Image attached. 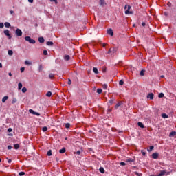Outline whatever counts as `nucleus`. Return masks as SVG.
I'll use <instances>...</instances> for the list:
<instances>
[{
  "label": "nucleus",
  "mask_w": 176,
  "mask_h": 176,
  "mask_svg": "<svg viewBox=\"0 0 176 176\" xmlns=\"http://www.w3.org/2000/svg\"><path fill=\"white\" fill-rule=\"evenodd\" d=\"M138 126H139V127H140L141 129H144L145 128V126L144 125V124H142V122H139L138 123Z\"/></svg>",
  "instance_id": "obj_10"
},
{
  "label": "nucleus",
  "mask_w": 176,
  "mask_h": 176,
  "mask_svg": "<svg viewBox=\"0 0 176 176\" xmlns=\"http://www.w3.org/2000/svg\"><path fill=\"white\" fill-rule=\"evenodd\" d=\"M47 155V156H52V150L48 151Z\"/></svg>",
  "instance_id": "obj_37"
},
{
  "label": "nucleus",
  "mask_w": 176,
  "mask_h": 176,
  "mask_svg": "<svg viewBox=\"0 0 176 176\" xmlns=\"http://www.w3.org/2000/svg\"><path fill=\"white\" fill-rule=\"evenodd\" d=\"M97 93L98 94H101V93H102V89L101 88H99L97 89Z\"/></svg>",
  "instance_id": "obj_27"
},
{
  "label": "nucleus",
  "mask_w": 176,
  "mask_h": 176,
  "mask_svg": "<svg viewBox=\"0 0 176 176\" xmlns=\"http://www.w3.org/2000/svg\"><path fill=\"white\" fill-rule=\"evenodd\" d=\"M8 163H12V160H8Z\"/></svg>",
  "instance_id": "obj_56"
},
{
  "label": "nucleus",
  "mask_w": 176,
  "mask_h": 176,
  "mask_svg": "<svg viewBox=\"0 0 176 176\" xmlns=\"http://www.w3.org/2000/svg\"><path fill=\"white\" fill-rule=\"evenodd\" d=\"M107 34L111 35V36H113V30H112V29L107 30Z\"/></svg>",
  "instance_id": "obj_6"
},
{
  "label": "nucleus",
  "mask_w": 176,
  "mask_h": 176,
  "mask_svg": "<svg viewBox=\"0 0 176 176\" xmlns=\"http://www.w3.org/2000/svg\"><path fill=\"white\" fill-rule=\"evenodd\" d=\"M142 153L143 156H145V155H146V153L145 152H144V151H142Z\"/></svg>",
  "instance_id": "obj_49"
},
{
  "label": "nucleus",
  "mask_w": 176,
  "mask_h": 176,
  "mask_svg": "<svg viewBox=\"0 0 176 176\" xmlns=\"http://www.w3.org/2000/svg\"><path fill=\"white\" fill-rule=\"evenodd\" d=\"M28 2H30V3H32V2H34V0H28Z\"/></svg>",
  "instance_id": "obj_51"
},
{
  "label": "nucleus",
  "mask_w": 176,
  "mask_h": 176,
  "mask_svg": "<svg viewBox=\"0 0 176 176\" xmlns=\"http://www.w3.org/2000/svg\"><path fill=\"white\" fill-rule=\"evenodd\" d=\"M161 78H164V76H161Z\"/></svg>",
  "instance_id": "obj_62"
},
{
  "label": "nucleus",
  "mask_w": 176,
  "mask_h": 176,
  "mask_svg": "<svg viewBox=\"0 0 176 176\" xmlns=\"http://www.w3.org/2000/svg\"><path fill=\"white\" fill-rule=\"evenodd\" d=\"M46 96H47V97H52V91H48V92L46 94Z\"/></svg>",
  "instance_id": "obj_29"
},
{
  "label": "nucleus",
  "mask_w": 176,
  "mask_h": 176,
  "mask_svg": "<svg viewBox=\"0 0 176 176\" xmlns=\"http://www.w3.org/2000/svg\"><path fill=\"white\" fill-rule=\"evenodd\" d=\"M8 56H13V51L10 50L8 51Z\"/></svg>",
  "instance_id": "obj_20"
},
{
  "label": "nucleus",
  "mask_w": 176,
  "mask_h": 176,
  "mask_svg": "<svg viewBox=\"0 0 176 176\" xmlns=\"http://www.w3.org/2000/svg\"><path fill=\"white\" fill-rule=\"evenodd\" d=\"M8 133H12V128H9V129H8Z\"/></svg>",
  "instance_id": "obj_47"
},
{
  "label": "nucleus",
  "mask_w": 176,
  "mask_h": 176,
  "mask_svg": "<svg viewBox=\"0 0 176 176\" xmlns=\"http://www.w3.org/2000/svg\"><path fill=\"white\" fill-rule=\"evenodd\" d=\"M152 157H153V159H157V157H159V153H153Z\"/></svg>",
  "instance_id": "obj_9"
},
{
  "label": "nucleus",
  "mask_w": 176,
  "mask_h": 176,
  "mask_svg": "<svg viewBox=\"0 0 176 176\" xmlns=\"http://www.w3.org/2000/svg\"><path fill=\"white\" fill-rule=\"evenodd\" d=\"M17 102V98H13L12 100V104H16Z\"/></svg>",
  "instance_id": "obj_22"
},
{
  "label": "nucleus",
  "mask_w": 176,
  "mask_h": 176,
  "mask_svg": "<svg viewBox=\"0 0 176 176\" xmlns=\"http://www.w3.org/2000/svg\"><path fill=\"white\" fill-rule=\"evenodd\" d=\"M4 25L6 28H9L10 27V23L9 22H6Z\"/></svg>",
  "instance_id": "obj_18"
},
{
  "label": "nucleus",
  "mask_w": 176,
  "mask_h": 176,
  "mask_svg": "<svg viewBox=\"0 0 176 176\" xmlns=\"http://www.w3.org/2000/svg\"><path fill=\"white\" fill-rule=\"evenodd\" d=\"M43 54H44V56H47V50H45L43 51Z\"/></svg>",
  "instance_id": "obj_40"
},
{
  "label": "nucleus",
  "mask_w": 176,
  "mask_h": 176,
  "mask_svg": "<svg viewBox=\"0 0 176 176\" xmlns=\"http://www.w3.org/2000/svg\"><path fill=\"white\" fill-rule=\"evenodd\" d=\"M8 75L9 76H12V73L11 72L8 73Z\"/></svg>",
  "instance_id": "obj_58"
},
{
  "label": "nucleus",
  "mask_w": 176,
  "mask_h": 176,
  "mask_svg": "<svg viewBox=\"0 0 176 176\" xmlns=\"http://www.w3.org/2000/svg\"><path fill=\"white\" fill-rule=\"evenodd\" d=\"M68 85H72V81H71V79H68V82H67Z\"/></svg>",
  "instance_id": "obj_44"
},
{
  "label": "nucleus",
  "mask_w": 176,
  "mask_h": 176,
  "mask_svg": "<svg viewBox=\"0 0 176 176\" xmlns=\"http://www.w3.org/2000/svg\"><path fill=\"white\" fill-rule=\"evenodd\" d=\"M8 98H9V96H4V97L2 98V102H3V104H5V102H6V101H8Z\"/></svg>",
  "instance_id": "obj_8"
},
{
  "label": "nucleus",
  "mask_w": 176,
  "mask_h": 176,
  "mask_svg": "<svg viewBox=\"0 0 176 176\" xmlns=\"http://www.w3.org/2000/svg\"><path fill=\"white\" fill-rule=\"evenodd\" d=\"M0 68H2V63H0Z\"/></svg>",
  "instance_id": "obj_59"
},
{
  "label": "nucleus",
  "mask_w": 176,
  "mask_h": 176,
  "mask_svg": "<svg viewBox=\"0 0 176 176\" xmlns=\"http://www.w3.org/2000/svg\"><path fill=\"white\" fill-rule=\"evenodd\" d=\"M124 84V82L122 80L119 82V85H120L121 86L123 85Z\"/></svg>",
  "instance_id": "obj_41"
},
{
  "label": "nucleus",
  "mask_w": 176,
  "mask_h": 176,
  "mask_svg": "<svg viewBox=\"0 0 176 176\" xmlns=\"http://www.w3.org/2000/svg\"><path fill=\"white\" fill-rule=\"evenodd\" d=\"M47 46H53V42L52 41H48L47 42Z\"/></svg>",
  "instance_id": "obj_26"
},
{
  "label": "nucleus",
  "mask_w": 176,
  "mask_h": 176,
  "mask_svg": "<svg viewBox=\"0 0 176 176\" xmlns=\"http://www.w3.org/2000/svg\"><path fill=\"white\" fill-rule=\"evenodd\" d=\"M8 149H9V150L12 149V146H8Z\"/></svg>",
  "instance_id": "obj_55"
},
{
  "label": "nucleus",
  "mask_w": 176,
  "mask_h": 176,
  "mask_svg": "<svg viewBox=\"0 0 176 176\" xmlns=\"http://www.w3.org/2000/svg\"><path fill=\"white\" fill-rule=\"evenodd\" d=\"M162 117L164 119H167V118H168V116H167V114H166V113H162Z\"/></svg>",
  "instance_id": "obj_23"
},
{
  "label": "nucleus",
  "mask_w": 176,
  "mask_h": 176,
  "mask_svg": "<svg viewBox=\"0 0 176 176\" xmlns=\"http://www.w3.org/2000/svg\"><path fill=\"white\" fill-rule=\"evenodd\" d=\"M158 97H159L160 98H162V97H164V94L160 93V94L158 95Z\"/></svg>",
  "instance_id": "obj_30"
},
{
  "label": "nucleus",
  "mask_w": 176,
  "mask_h": 176,
  "mask_svg": "<svg viewBox=\"0 0 176 176\" xmlns=\"http://www.w3.org/2000/svg\"><path fill=\"white\" fill-rule=\"evenodd\" d=\"M70 126H71V124L69 123L65 124L66 129H69Z\"/></svg>",
  "instance_id": "obj_33"
},
{
  "label": "nucleus",
  "mask_w": 176,
  "mask_h": 176,
  "mask_svg": "<svg viewBox=\"0 0 176 176\" xmlns=\"http://www.w3.org/2000/svg\"><path fill=\"white\" fill-rule=\"evenodd\" d=\"M130 9H131V6H125L124 10H125V14H132L133 12L130 11Z\"/></svg>",
  "instance_id": "obj_1"
},
{
  "label": "nucleus",
  "mask_w": 176,
  "mask_h": 176,
  "mask_svg": "<svg viewBox=\"0 0 176 176\" xmlns=\"http://www.w3.org/2000/svg\"><path fill=\"white\" fill-rule=\"evenodd\" d=\"M176 135V132L175 131H172L169 134V137H175Z\"/></svg>",
  "instance_id": "obj_16"
},
{
  "label": "nucleus",
  "mask_w": 176,
  "mask_h": 176,
  "mask_svg": "<svg viewBox=\"0 0 176 176\" xmlns=\"http://www.w3.org/2000/svg\"><path fill=\"white\" fill-rule=\"evenodd\" d=\"M22 88H23V84L21 82H19V84H18V89L19 90H21Z\"/></svg>",
  "instance_id": "obj_17"
},
{
  "label": "nucleus",
  "mask_w": 176,
  "mask_h": 176,
  "mask_svg": "<svg viewBox=\"0 0 176 176\" xmlns=\"http://www.w3.org/2000/svg\"><path fill=\"white\" fill-rule=\"evenodd\" d=\"M164 174H166V170H162V171H161L160 173V175L161 176L164 175Z\"/></svg>",
  "instance_id": "obj_35"
},
{
  "label": "nucleus",
  "mask_w": 176,
  "mask_h": 176,
  "mask_svg": "<svg viewBox=\"0 0 176 176\" xmlns=\"http://www.w3.org/2000/svg\"><path fill=\"white\" fill-rule=\"evenodd\" d=\"M102 87L103 89H107L108 87V85H107L106 84L102 85Z\"/></svg>",
  "instance_id": "obj_45"
},
{
  "label": "nucleus",
  "mask_w": 176,
  "mask_h": 176,
  "mask_svg": "<svg viewBox=\"0 0 176 176\" xmlns=\"http://www.w3.org/2000/svg\"><path fill=\"white\" fill-rule=\"evenodd\" d=\"M20 148V145L19 144H14V149H19Z\"/></svg>",
  "instance_id": "obj_31"
},
{
  "label": "nucleus",
  "mask_w": 176,
  "mask_h": 176,
  "mask_svg": "<svg viewBox=\"0 0 176 176\" xmlns=\"http://www.w3.org/2000/svg\"><path fill=\"white\" fill-rule=\"evenodd\" d=\"M38 42H40V43H43V42H45V38H43V37H39Z\"/></svg>",
  "instance_id": "obj_12"
},
{
  "label": "nucleus",
  "mask_w": 176,
  "mask_h": 176,
  "mask_svg": "<svg viewBox=\"0 0 176 176\" xmlns=\"http://www.w3.org/2000/svg\"><path fill=\"white\" fill-rule=\"evenodd\" d=\"M30 113H32V115H36V116H41V114L39 113L35 112L32 109L29 110Z\"/></svg>",
  "instance_id": "obj_5"
},
{
  "label": "nucleus",
  "mask_w": 176,
  "mask_h": 176,
  "mask_svg": "<svg viewBox=\"0 0 176 176\" xmlns=\"http://www.w3.org/2000/svg\"><path fill=\"white\" fill-rule=\"evenodd\" d=\"M15 35H16V36H22L23 31L20 29H16L15 31Z\"/></svg>",
  "instance_id": "obj_3"
},
{
  "label": "nucleus",
  "mask_w": 176,
  "mask_h": 176,
  "mask_svg": "<svg viewBox=\"0 0 176 176\" xmlns=\"http://www.w3.org/2000/svg\"><path fill=\"white\" fill-rule=\"evenodd\" d=\"M120 166H126V163H124V162H120Z\"/></svg>",
  "instance_id": "obj_48"
},
{
  "label": "nucleus",
  "mask_w": 176,
  "mask_h": 176,
  "mask_svg": "<svg viewBox=\"0 0 176 176\" xmlns=\"http://www.w3.org/2000/svg\"><path fill=\"white\" fill-rule=\"evenodd\" d=\"M93 71L94 74H98V69L96 67H94Z\"/></svg>",
  "instance_id": "obj_24"
},
{
  "label": "nucleus",
  "mask_w": 176,
  "mask_h": 176,
  "mask_svg": "<svg viewBox=\"0 0 176 176\" xmlns=\"http://www.w3.org/2000/svg\"><path fill=\"white\" fill-rule=\"evenodd\" d=\"M153 146H151L150 148L148 150V152H152V151H153Z\"/></svg>",
  "instance_id": "obj_34"
},
{
  "label": "nucleus",
  "mask_w": 176,
  "mask_h": 176,
  "mask_svg": "<svg viewBox=\"0 0 176 176\" xmlns=\"http://www.w3.org/2000/svg\"><path fill=\"white\" fill-rule=\"evenodd\" d=\"M19 175H20V176L25 175V173H24V172H20V173H19Z\"/></svg>",
  "instance_id": "obj_39"
},
{
  "label": "nucleus",
  "mask_w": 176,
  "mask_h": 176,
  "mask_svg": "<svg viewBox=\"0 0 176 176\" xmlns=\"http://www.w3.org/2000/svg\"><path fill=\"white\" fill-rule=\"evenodd\" d=\"M10 14H13V13H14V12H13V10H10Z\"/></svg>",
  "instance_id": "obj_52"
},
{
  "label": "nucleus",
  "mask_w": 176,
  "mask_h": 176,
  "mask_svg": "<svg viewBox=\"0 0 176 176\" xmlns=\"http://www.w3.org/2000/svg\"><path fill=\"white\" fill-rule=\"evenodd\" d=\"M153 93H150L147 95V98H149L150 100H153Z\"/></svg>",
  "instance_id": "obj_7"
},
{
  "label": "nucleus",
  "mask_w": 176,
  "mask_h": 176,
  "mask_svg": "<svg viewBox=\"0 0 176 176\" xmlns=\"http://www.w3.org/2000/svg\"><path fill=\"white\" fill-rule=\"evenodd\" d=\"M109 53H111V50L109 51Z\"/></svg>",
  "instance_id": "obj_63"
},
{
  "label": "nucleus",
  "mask_w": 176,
  "mask_h": 176,
  "mask_svg": "<svg viewBox=\"0 0 176 176\" xmlns=\"http://www.w3.org/2000/svg\"><path fill=\"white\" fill-rule=\"evenodd\" d=\"M70 58L71 57L69 56V55H65L64 56V60H65V61H68Z\"/></svg>",
  "instance_id": "obj_13"
},
{
  "label": "nucleus",
  "mask_w": 176,
  "mask_h": 176,
  "mask_svg": "<svg viewBox=\"0 0 176 176\" xmlns=\"http://www.w3.org/2000/svg\"><path fill=\"white\" fill-rule=\"evenodd\" d=\"M109 102H110V104H113V100H111L109 101Z\"/></svg>",
  "instance_id": "obj_54"
},
{
  "label": "nucleus",
  "mask_w": 176,
  "mask_h": 176,
  "mask_svg": "<svg viewBox=\"0 0 176 176\" xmlns=\"http://www.w3.org/2000/svg\"><path fill=\"white\" fill-rule=\"evenodd\" d=\"M51 2H54L56 3V5H57V3H58V2L57 1V0H50Z\"/></svg>",
  "instance_id": "obj_42"
},
{
  "label": "nucleus",
  "mask_w": 176,
  "mask_h": 176,
  "mask_svg": "<svg viewBox=\"0 0 176 176\" xmlns=\"http://www.w3.org/2000/svg\"><path fill=\"white\" fill-rule=\"evenodd\" d=\"M99 171L102 173V174H104V173H105V170L102 167L100 168Z\"/></svg>",
  "instance_id": "obj_21"
},
{
  "label": "nucleus",
  "mask_w": 176,
  "mask_h": 176,
  "mask_svg": "<svg viewBox=\"0 0 176 176\" xmlns=\"http://www.w3.org/2000/svg\"><path fill=\"white\" fill-rule=\"evenodd\" d=\"M49 76H50V79H53L54 78V75L53 74H50L49 75Z\"/></svg>",
  "instance_id": "obj_38"
},
{
  "label": "nucleus",
  "mask_w": 176,
  "mask_h": 176,
  "mask_svg": "<svg viewBox=\"0 0 176 176\" xmlns=\"http://www.w3.org/2000/svg\"><path fill=\"white\" fill-rule=\"evenodd\" d=\"M2 162V159L0 158V163Z\"/></svg>",
  "instance_id": "obj_61"
},
{
  "label": "nucleus",
  "mask_w": 176,
  "mask_h": 176,
  "mask_svg": "<svg viewBox=\"0 0 176 176\" xmlns=\"http://www.w3.org/2000/svg\"><path fill=\"white\" fill-rule=\"evenodd\" d=\"M76 154H77V155H80V151H78L76 152Z\"/></svg>",
  "instance_id": "obj_53"
},
{
  "label": "nucleus",
  "mask_w": 176,
  "mask_h": 176,
  "mask_svg": "<svg viewBox=\"0 0 176 176\" xmlns=\"http://www.w3.org/2000/svg\"><path fill=\"white\" fill-rule=\"evenodd\" d=\"M22 93H27V88L26 87L22 88Z\"/></svg>",
  "instance_id": "obj_32"
},
{
  "label": "nucleus",
  "mask_w": 176,
  "mask_h": 176,
  "mask_svg": "<svg viewBox=\"0 0 176 176\" xmlns=\"http://www.w3.org/2000/svg\"><path fill=\"white\" fill-rule=\"evenodd\" d=\"M102 46H103V47H105V46H107V44L106 43H103Z\"/></svg>",
  "instance_id": "obj_57"
},
{
  "label": "nucleus",
  "mask_w": 176,
  "mask_h": 176,
  "mask_svg": "<svg viewBox=\"0 0 176 176\" xmlns=\"http://www.w3.org/2000/svg\"><path fill=\"white\" fill-rule=\"evenodd\" d=\"M43 133L47 131V127H46V126L43 127Z\"/></svg>",
  "instance_id": "obj_36"
},
{
  "label": "nucleus",
  "mask_w": 176,
  "mask_h": 176,
  "mask_svg": "<svg viewBox=\"0 0 176 176\" xmlns=\"http://www.w3.org/2000/svg\"><path fill=\"white\" fill-rule=\"evenodd\" d=\"M4 25L3 23H0V28H3Z\"/></svg>",
  "instance_id": "obj_43"
},
{
  "label": "nucleus",
  "mask_w": 176,
  "mask_h": 176,
  "mask_svg": "<svg viewBox=\"0 0 176 176\" xmlns=\"http://www.w3.org/2000/svg\"><path fill=\"white\" fill-rule=\"evenodd\" d=\"M140 75L141 76H144V75H145V70H141Z\"/></svg>",
  "instance_id": "obj_25"
},
{
  "label": "nucleus",
  "mask_w": 176,
  "mask_h": 176,
  "mask_svg": "<svg viewBox=\"0 0 176 176\" xmlns=\"http://www.w3.org/2000/svg\"><path fill=\"white\" fill-rule=\"evenodd\" d=\"M127 162H133L131 160H128Z\"/></svg>",
  "instance_id": "obj_60"
},
{
  "label": "nucleus",
  "mask_w": 176,
  "mask_h": 176,
  "mask_svg": "<svg viewBox=\"0 0 176 176\" xmlns=\"http://www.w3.org/2000/svg\"><path fill=\"white\" fill-rule=\"evenodd\" d=\"M4 34L8 36V39H12V35H10L9 30H4Z\"/></svg>",
  "instance_id": "obj_4"
},
{
  "label": "nucleus",
  "mask_w": 176,
  "mask_h": 176,
  "mask_svg": "<svg viewBox=\"0 0 176 176\" xmlns=\"http://www.w3.org/2000/svg\"><path fill=\"white\" fill-rule=\"evenodd\" d=\"M122 104H123V102H118V103L115 106L116 109H118L119 108V107H120V106L122 105Z\"/></svg>",
  "instance_id": "obj_14"
},
{
  "label": "nucleus",
  "mask_w": 176,
  "mask_h": 176,
  "mask_svg": "<svg viewBox=\"0 0 176 176\" xmlns=\"http://www.w3.org/2000/svg\"><path fill=\"white\" fill-rule=\"evenodd\" d=\"M142 27H145V25H146L145 22H142Z\"/></svg>",
  "instance_id": "obj_50"
},
{
  "label": "nucleus",
  "mask_w": 176,
  "mask_h": 176,
  "mask_svg": "<svg viewBox=\"0 0 176 176\" xmlns=\"http://www.w3.org/2000/svg\"><path fill=\"white\" fill-rule=\"evenodd\" d=\"M60 153H65V148H63L59 151Z\"/></svg>",
  "instance_id": "obj_28"
},
{
  "label": "nucleus",
  "mask_w": 176,
  "mask_h": 176,
  "mask_svg": "<svg viewBox=\"0 0 176 176\" xmlns=\"http://www.w3.org/2000/svg\"><path fill=\"white\" fill-rule=\"evenodd\" d=\"M25 69V68L21 67V72H24Z\"/></svg>",
  "instance_id": "obj_46"
},
{
  "label": "nucleus",
  "mask_w": 176,
  "mask_h": 176,
  "mask_svg": "<svg viewBox=\"0 0 176 176\" xmlns=\"http://www.w3.org/2000/svg\"><path fill=\"white\" fill-rule=\"evenodd\" d=\"M25 41H26L27 42H29L33 45L35 43V40L32 39L30 36H25Z\"/></svg>",
  "instance_id": "obj_2"
},
{
  "label": "nucleus",
  "mask_w": 176,
  "mask_h": 176,
  "mask_svg": "<svg viewBox=\"0 0 176 176\" xmlns=\"http://www.w3.org/2000/svg\"><path fill=\"white\" fill-rule=\"evenodd\" d=\"M105 0H100V6H105Z\"/></svg>",
  "instance_id": "obj_11"
},
{
  "label": "nucleus",
  "mask_w": 176,
  "mask_h": 176,
  "mask_svg": "<svg viewBox=\"0 0 176 176\" xmlns=\"http://www.w3.org/2000/svg\"><path fill=\"white\" fill-rule=\"evenodd\" d=\"M25 64L26 65H32V63L29 60H25Z\"/></svg>",
  "instance_id": "obj_19"
},
{
  "label": "nucleus",
  "mask_w": 176,
  "mask_h": 176,
  "mask_svg": "<svg viewBox=\"0 0 176 176\" xmlns=\"http://www.w3.org/2000/svg\"><path fill=\"white\" fill-rule=\"evenodd\" d=\"M43 71V66L42 65H39L38 66V72H42Z\"/></svg>",
  "instance_id": "obj_15"
}]
</instances>
